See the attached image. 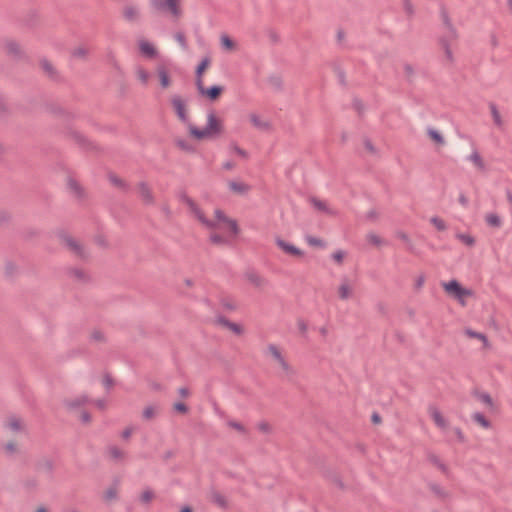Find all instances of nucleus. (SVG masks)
Listing matches in <instances>:
<instances>
[{"label": "nucleus", "mask_w": 512, "mask_h": 512, "mask_svg": "<svg viewBox=\"0 0 512 512\" xmlns=\"http://www.w3.org/2000/svg\"><path fill=\"white\" fill-rule=\"evenodd\" d=\"M94 405L100 410H105L107 408V402L104 399L95 401Z\"/></svg>", "instance_id": "46"}, {"label": "nucleus", "mask_w": 512, "mask_h": 512, "mask_svg": "<svg viewBox=\"0 0 512 512\" xmlns=\"http://www.w3.org/2000/svg\"><path fill=\"white\" fill-rule=\"evenodd\" d=\"M173 408L176 412L185 414L188 411L187 406L182 402H177L173 405Z\"/></svg>", "instance_id": "42"}, {"label": "nucleus", "mask_w": 512, "mask_h": 512, "mask_svg": "<svg viewBox=\"0 0 512 512\" xmlns=\"http://www.w3.org/2000/svg\"><path fill=\"white\" fill-rule=\"evenodd\" d=\"M42 67L47 71V72H52L53 70V67L52 65L48 62V61H43L42 62Z\"/></svg>", "instance_id": "52"}, {"label": "nucleus", "mask_w": 512, "mask_h": 512, "mask_svg": "<svg viewBox=\"0 0 512 512\" xmlns=\"http://www.w3.org/2000/svg\"><path fill=\"white\" fill-rule=\"evenodd\" d=\"M178 393L182 398H187L190 395V392L186 387L179 388Z\"/></svg>", "instance_id": "50"}, {"label": "nucleus", "mask_w": 512, "mask_h": 512, "mask_svg": "<svg viewBox=\"0 0 512 512\" xmlns=\"http://www.w3.org/2000/svg\"><path fill=\"white\" fill-rule=\"evenodd\" d=\"M245 277L247 282L253 287L262 288L266 285V280L258 273L249 272Z\"/></svg>", "instance_id": "22"}, {"label": "nucleus", "mask_w": 512, "mask_h": 512, "mask_svg": "<svg viewBox=\"0 0 512 512\" xmlns=\"http://www.w3.org/2000/svg\"><path fill=\"white\" fill-rule=\"evenodd\" d=\"M233 153L235 155H237V156L242 157V158H246L247 157V153L243 149H241L239 147H234L233 148Z\"/></svg>", "instance_id": "47"}, {"label": "nucleus", "mask_w": 512, "mask_h": 512, "mask_svg": "<svg viewBox=\"0 0 512 512\" xmlns=\"http://www.w3.org/2000/svg\"><path fill=\"white\" fill-rule=\"evenodd\" d=\"M5 52L12 57H20L23 55V47L14 39H7L3 43Z\"/></svg>", "instance_id": "13"}, {"label": "nucleus", "mask_w": 512, "mask_h": 512, "mask_svg": "<svg viewBox=\"0 0 512 512\" xmlns=\"http://www.w3.org/2000/svg\"><path fill=\"white\" fill-rule=\"evenodd\" d=\"M155 74L161 89H169L173 85L171 72L165 64L157 65Z\"/></svg>", "instance_id": "12"}, {"label": "nucleus", "mask_w": 512, "mask_h": 512, "mask_svg": "<svg viewBox=\"0 0 512 512\" xmlns=\"http://www.w3.org/2000/svg\"><path fill=\"white\" fill-rule=\"evenodd\" d=\"M123 16L128 21H134L140 16V9L135 5H127L123 9Z\"/></svg>", "instance_id": "23"}, {"label": "nucleus", "mask_w": 512, "mask_h": 512, "mask_svg": "<svg viewBox=\"0 0 512 512\" xmlns=\"http://www.w3.org/2000/svg\"><path fill=\"white\" fill-rule=\"evenodd\" d=\"M75 54L79 55V56H83L86 54V51L83 48H79V49L75 50Z\"/></svg>", "instance_id": "54"}, {"label": "nucleus", "mask_w": 512, "mask_h": 512, "mask_svg": "<svg viewBox=\"0 0 512 512\" xmlns=\"http://www.w3.org/2000/svg\"><path fill=\"white\" fill-rule=\"evenodd\" d=\"M476 399L478 402H480L482 405H484V407L487 409L493 410L495 408L494 400L486 392L476 393Z\"/></svg>", "instance_id": "25"}, {"label": "nucleus", "mask_w": 512, "mask_h": 512, "mask_svg": "<svg viewBox=\"0 0 512 512\" xmlns=\"http://www.w3.org/2000/svg\"><path fill=\"white\" fill-rule=\"evenodd\" d=\"M66 244L71 250L79 253L80 255H83L82 250H81V244L76 239L67 238Z\"/></svg>", "instance_id": "36"}, {"label": "nucleus", "mask_w": 512, "mask_h": 512, "mask_svg": "<svg viewBox=\"0 0 512 512\" xmlns=\"http://www.w3.org/2000/svg\"><path fill=\"white\" fill-rule=\"evenodd\" d=\"M170 104L174 113L180 122H182L192 139L197 141H204L220 137L224 133V122L214 111H211L206 116V125L204 128H198L190 122L188 103L185 98L180 95H172L170 97Z\"/></svg>", "instance_id": "2"}, {"label": "nucleus", "mask_w": 512, "mask_h": 512, "mask_svg": "<svg viewBox=\"0 0 512 512\" xmlns=\"http://www.w3.org/2000/svg\"><path fill=\"white\" fill-rule=\"evenodd\" d=\"M80 420L83 423H89L91 421V415L88 412H82L80 414Z\"/></svg>", "instance_id": "49"}, {"label": "nucleus", "mask_w": 512, "mask_h": 512, "mask_svg": "<svg viewBox=\"0 0 512 512\" xmlns=\"http://www.w3.org/2000/svg\"><path fill=\"white\" fill-rule=\"evenodd\" d=\"M467 159L478 171L486 169L485 161L478 151H473Z\"/></svg>", "instance_id": "21"}, {"label": "nucleus", "mask_w": 512, "mask_h": 512, "mask_svg": "<svg viewBox=\"0 0 512 512\" xmlns=\"http://www.w3.org/2000/svg\"><path fill=\"white\" fill-rule=\"evenodd\" d=\"M134 433V428L127 427L121 432V437L123 439H128Z\"/></svg>", "instance_id": "45"}, {"label": "nucleus", "mask_w": 512, "mask_h": 512, "mask_svg": "<svg viewBox=\"0 0 512 512\" xmlns=\"http://www.w3.org/2000/svg\"><path fill=\"white\" fill-rule=\"evenodd\" d=\"M68 186L69 189L75 194H78L80 192V186L75 180L70 179L68 182Z\"/></svg>", "instance_id": "43"}, {"label": "nucleus", "mask_w": 512, "mask_h": 512, "mask_svg": "<svg viewBox=\"0 0 512 512\" xmlns=\"http://www.w3.org/2000/svg\"><path fill=\"white\" fill-rule=\"evenodd\" d=\"M366 148H367L369 151H371V152H373V151H374V150H373V147H372V145H371V143H366Z\"/></svg>", "instance_id": "56"}, {"label": "nucleus", "mask_w": 512, "mask_h": 512, "mask_svg": "<svg viewBox=\"0 0 512 512\" xmlns=\"http://www.w3.org/2000/svg\"><path fill=\"white\" fill-rule=\"evenodd\" d=\"M306 243L311 247L323 248L325 247V242L319 237L315 236H307L305 238Z\"/></svg>", "instance_id": "35"}, {"label": "nucleus", "mask_w": 512, "mask_h": 512, "mask_svg": "<svg viewBox=\"0 0 512 512\" xmlns=\"http://www.w3.org/2000/svg\"><path fill=\"white\" fill-rule=\"evenodd\" d=\"M175 40L179 43V45L183 48V49H186L187 47V44H186V39H185V36L183 33L181 32H178L175 34Z\"/></svg>", "instance_id": "41"}, {"label": "nucleus", "mask_w": 512, "mask_h": 512, "mask_svg": "<svg viewBox=\"0 0 512 512\" xmlns=\"http://www.w3.org/2000/svg\"><path fill=\"white\" fill-rule=\"evenodd\" d=\"M142 498L144 501H149L152 498V493L149 491H146L143 493Z\"/></svg>", "instance_id": "53"}, {"label": "nucleus", "mask_w": 512, "mask_h": 512, "mask_svg": "<svg viewBox=\"0 0 512 512\" xmlns=\"http://www.w3.org/2000/svg\"><path fill=\"white\" fill-rule=\"evenodd\" d=\"M181 512H191L190 508L188 507H185L181 510Z\"/></svg>", "instance_id": "57"}, {"label": "nucleus", "mask_w": 512, "mask_h": 512, "mask_svg": "<svg viewBox=\"0 0 512 512\" xmlns=\"http://www.w3.org/2000/svg\"><path fill=\"white\" fill-rule=\"evenodd\" d=\"M441 286L445 293L461 306H466L467 299L472 297V290L462 286L457 280L442 282Z\"/></svg>", "instance_id": "4"}, {"label": "nucleus", "mask_w": 512, "mask_h": 512, "mask_svg": "<svg viewBox=\"0 0 512 512\" xmlns=\"http://www.w3.org/2000/svg\"><path fill=\"white\" fill-rule=\"evenodd\" d=\"M158 410L156 407L154 406H149V407H146L144 410H143V417L145 419H152L156 414H157Z\"/></svg>", "instance_id": "39"}, {"label": "nucleus", "mask_w": 512, "mask_h": 512, "mask_svg": "<svg viewBox=\"0 0 512 512\" xmlns=\"http://www.w3.org/2000/svg\"><path fill=\"white\" fill-rule=\"evenodd\" d=\"M257 430L264 434H270L273 430V427L269 422L261 421L257 424Z\"/></svg>", "instance_id": "37"}, {"label": "nucleus", "mask_w": 512, "mask_h": 512, "mask_svg": "<svg viewBox=\"0 0 512 512\" xmlns=\"http://www.w3.org/2000/svg\"><path fill=\"white\" fill-rule=\"evenodd\" d=\"M209 66H210V59L204 58L197 67V70H196L197 78L196 79H203V74L209 68Z\"/></svg>", "instance_id": "32"}, {"label": "nucleus", "mask_w": 512, "mask_h": 512, "mask_svg": "<svg viewBox=\"0 0 512 512\" xmlns=\"http://www.w3.org/2000/svg\"><path fill=\"white\" fill-rule=\"evenodd\" d=\"M310 203H311L312 207L318 212L329 214V215L335 214V210L333 208H331L329 203L325 200H322L319 198H312L310 200Z\"/></svg>", "instance_id": "17"}, {"label": "nucleus", "mask_w": 512, "mask_h": 512, "mask_svg": "<svg viewBox=\"0 0 512 512\" xmlns=\"http://www.w3.org/2000/svg\"><path fill=\"white\" fill-rule=\"evenodd\" d=\"M485 222L489 227H492V228H500L503 224L502 218L496 213L486 214Z\"/></svg>", "instance_id": "26"}, {"label": "nucleus", "mask_w": 512, "mask_h": 512, "mask_svg": "<svg viewBox=\"0 0 512 512\" xmlns=\"http://www.w3.org/2000/svg\"><path fill=\"white\" fill-rule=\"evenodd\" d=\"M427 134L429 136V138L438 146H443L445 144V140H444V137L442 136V134L440 133V131L436 130V129H433V128H429L427 130Z\"/></svg>", "instance_id": "28"}, {"label": "nucleus", "mask_w": 512, "mask_h": 512, "mask_svg": "<svg viewBox=\"0 0 512 512\" xmlns=\"http://www.w3.org/2000/svg\"><path fill=\"white\" fill-rule=\"evenodd\" d=\"M3 427L12 433H26L27 430L25 420L17 415L8 416L4 420Z\"/></svg>", "instance_id": "10"}, {"label": "nucleus", "mask_w": 512, "mask_h": 512, "mask_svg": "<svg viewBox=\"0 0 512 512\" xmlns=\"http://www.w3.org/2000/svg\"><path fill=\"white\" fill-rule=\"evenodd\" d=\"M249 122L256 128H265L267 127V123L264 121V119L256 114L252 113L248 116Z\"/></svg>", "instance_id": "31"}, {"label": "nucleus", "mask_w": 512, "mask_h": 512, "mask_svg": "<svg viewBox=\"0 0 512 512\" xmlns=\"http://www.w3.org/2000/svg\"><path fill=\"white\" fill-rule=\"evenodd\" d=\"M190 214L204 227L212 230L210 239L216 244H226L236 239L239 234L237 222L226 216L222 210L215 209L213 215L208 217L202 209L188 196L181 198Z\"/></svg>", "instance_id": "1"}, {"label": "nucleus", "mask_w": 512, "mask_h": 512, "mask_svg": "<svg viewBox=\"0 0 512 512\" xmlns=\"http://www.w3.org/2000/svg\"><path fill=\"white\" fill-rule=\"evenodd\" d=\"M367 241L369 244L380 247L385 244L383 238L376 233H369L367 235Z\"/></svg>", "instance_id": "34"}, {"label": "nucleus", "mask_w": 512, "mask_h": 512, "mask_svg": "<svg viewBox=\"0 0 512 512\" xmlns=\"http://www.w3.org/2000/svg\"><path fill=\"white\" fill-rule=\"evenodd\" d=\"M331 260L338 266H341L347 258V252L342 249L335 250L330 255Z\"/></svg>", "instance_id": "29"}, {"label": "nucleus", "mask_w": 512, "mask_h": 512, "mask_svg": "<svg viewBox=\"0 0 512 512\" xmlns=\"http://www.w3.org/2000/svg\"><path fill=\"white\" fill-rule=\"evenodd\" d=\"M427 413L434 423V425L443 432L451 431L453 435L459 439L463 438L461 429L452 428L449 418L445 413L436 405H430L427 409Z\"/></svg>", "instance_id": "3"}, {"label": "nucleus", "mask_w": 512, "mask_h": 512, "mask_svg": "<svg viewBox=\"0 0 512 512\" xmlns=\"http://www.w3.org/2000/svg\"><path fill=\"white\" fill-rule=\"evenodd\" d=\"M137 49L139 54L146 59H154L159 56L158 47L153 42L145 38L137 40Z\"/></svg>", "instance_id": "8"}, {"label": "nucleus", "mask_w": 512, "mask_h": 512, "mask_svg": "<svg viewBox=\"0 0 512 512\" xmlns=\"http://www.w3.org/2000/svg\"><path fill=\"white\" fill-rule=\"evenodd\" d=\"M221 49L227 53H233L238 50V43L227 34H222L219 38Z\"/></svg>", "instance_id": "16"}, {"label": "nucleus", "mask_w": 512, "mask_h": 512, "mask_svg": "<svg viewBox=\"0 0 512 512\" xmlns=\"http://www.w3.org/2000/svg\"><path fill=\"white\" fill-rule=\"evenodd\" d=\"M196 86L199 94L210 101H216L224 91L222 86L205 87L203 79H196Z\"/></svg>", "instance_id": "7"}, {"label": "nucleus", "mask_w": 512, "mask_h": 512, "mask_svg": "<svg viewBox=\"0 0 512 512\" xmlns=\"http://www.w3.org/2000/svg\"><path fill=\"white\" fill-rule=\"evenodd\" d=\"M180 1L181 0H150V3L156 9H167L172 16L179 17L181 15Z\"/></svg>", "instance_id": "11"}, {"label": "nucleus", "mask_w": 512, "mask_h": 512, "mask_svg": "<svg viewBox=\"0 0 512 512\" xmlns=\"http://www.w3.org/2000/svg\"><path fill=\"white\" fill-rule=\"evenodd\" d=\"M134 75L141 86L147 87L149 85L151 74L145 67L141 65L136 66L134 69Z\"/></svg>", "instance_id": "15"}, {"label": "nucleus", "mask_w": 512, "mask_h": 512, "mask_svg": "<svg viewBox=\"0 0 512 512\" xmlns=\"http://www.w3.org/2000/svg\"><path fill=\"white\" fill-rule=\"evenodd\" d=\"M104 384L107 386V387H110L112 385V380L110 378H105L104 379Z\"/></svg>", "instance_id": "55"}, {"label": "nucleus", "mask_w": 512, "mask_h": 512, "mask_svg": "<svg viewBox=\"0 0 512 512\" xmlns=\"http://www.w3.org/2000/svg\"><path fill=\"white\" fill-rule=\"evenodd\" d=\"M223 326L228 330L230 331L231 333L237 335V336H241L245 333V327L240 324V323H236V322H231V321H228V320H224L223 322Z\"/></svg>", "instance_id": "24"}, {"label": "nucleus", "mask_w": 512, "mask_h": 512, "mask_svg": "<svg viewBox=\"0 0 512 512\" xmlns=\"http://www.w3.org/2000/svg\"><path fill=\"white\" fill-rule=\"evenodd\" d=\"M424 282H425V277L424 275H419L415 278L414 280V283H415V287L417 289H420L423 285H424Z\"/></svg>", "instance_id": "44"}, {"label": "nucleus", "mask_w": 512, "mask_h": 512, "mask_svg": "<svg viewBox=\"0 0 512 512\" xmlns=\"http://www.w3.org/2000/svg\"><path fill=\"white\" fill-rule=\"evenodd\" d=\"M276 247L285 255L294 260H302L306 256V252L295 245L294 243L284 239L281 236H276L274 239Z\"/></svg>", "instance_id": "5"}, {"label": "nucleus", "mask_w": 512, "mask_h": 512, "mask_svg": "<svg viewBox=\"0 0 512 512\" xmlns=\"http://www.w3.org/2000/svg\"><path fill=\"white\" fill-rule=\"evenodd\" d=\"M88 402L86 395H78L64 400L63 405L68 411H75Z\"/></svg>", "instance_id": "14"}, {"label": "nucleus", "mask_w": 512, "mask_h": 512, "mask_svg": "<svg viewBox=\"0 0 512 512\" xmlns=\"http://www.w3.org/2000/svg\"><path fill=\"white\" fill-rule=\"evenodd\" d=\"M430 223L433 225V227L437 230V231H445L447 229V224L446 222L438 217V216H434L430 219Z\"/></svg>", "instance_id": "33"}, {"label": "nucleus", "mask_w": 512, "mask_h": 512, "mask_svg": "<svg viewBox=\"0 0 512 512\" xmlns=\"http://www.w3.org/2000/svg\"><path fill=\"white\" fill-rule=\"evenodd\" d=\"M226 426H227V428L235 431L239 435L245 436L248 433V429H247L246 425L243 422L236 420V419H228L226 421Z\"/></svg>", "instance_id": "20"}, {"label": "nucleus", "mask_w": 512, "mask_h": 512, "mask_svg": "<svg viewBox=\"0 0 512 512\" xmlns=\"http://www.w3.org/2000/svg\"><path fill=\"white\" fill-rule=\"evenodd\" d=\"M465 334L469 338H474V339H477L478 341H480L484 348H489L490 347L489 340H488V338H487V336L485 334L477 332V331H473V330H470V329L466 330Z\"/></svg>", "instance_id": "27"}, {"label": "nucleus", "mask_w": 512, "mask_h": 512, "mask_svg": "<svg viewBox=\"0 0 512 512\" xmlns=\"http://www.w3.org/2000/svg\"><path fill=\"white\" fill-rule=\"evenodd\" d=\"M228 188L237 195H245L250 191V186L247 183L238 180L229 181Z\"/></svg>", "instance_id": "18"}, {"label": "nucleus", "mask_w": 512, "mask_h": 512, "mask_svg": "<svg viewBox=\"0 0 512 512\" xmlns=\"http://www.w3.org/2000/svg\"><path fill=\"white\" fill-rule=\"evenodd\" d=\"M443 49H444L446 60L447 61H452V59H453V47L451 45L444 44L443 45Z\"/></svg>", "instance_id": "40"}, {"label": "nucleus", "mask_w": 512, "mask_h": 512, "mask_svg": "<svg viewBox=\"0 0 512 512\" xmlns=\"http://www.w3.org/2000/svg\"><path fill=\"white\" fill-rule=\"evenodd\" d=\"M139 193L141 195V197L143 198V200L149 202L152 200V195H151V192H150V189L142 184L139 186Z\"/></svg>", "instance_id": "38"}, {"label": "nucleus", "mask_w": 512, "mask_h": 512, "mask_svg": "<svg viewBox=\"0 0 512 512\" xmlns=\"http://www.w3.org/2000/svg\"><path fill=\"white\" fill-rule=\"evenodd\" d=\"M371 420H372V422H373L374 424H380V423H381V421H382V419H381L380 415H379V414H377V413H374V414L372 415Z\"/></svg>", "instance_id": "51"}, {"label": "nucleus", "mask_w": 512, "mask_h": 512, "mask_svg": "<svg viewBox=\"0 0 512 512\" xmlns=\"http://www.w3.org/2000/svg\"><path fill=\"white\" fill-rule=\"evenodd\" d=\"M455 238L464 246L473 248L476 245V238L470 232L457 231Z\"/></svg>", "instance_id": "19"}, {"label": "nucleus", "mask_w": 512, "mask_h": 512, "mask_svg": "<svg viewBox=\"0 0 512 512\" xmlns=\"http://www.w3.org/2000/svg\"><path fill=\"white\" fill-rule=\"evenodd\" d=\"M492 115H493L494 122L496 124L500 125L501 124V117H500V114L497 111V109H495V108L492 109Z\"/></svg>", "instance_id": "48"}, {"label": "nucleus", "mask_w": 512, "mask_h": 512, "mask_svg": "<svg viewBox=\"0 0 512 512\" xmlns=\"http://www.w3.org/2000/svg\"><path fill=\"white\" fill-rule=\"evenodd\" d=\"M472 420L482 428L488 429L491 426L490 421L481 413L477 412L472 415Z\"/></svg>", "instance_id": "30"}, {"label": "nucleus", "mask_w": 512, "mask_h": 512, "mask_svg": "<svg viewBox=\"0 0 512 512\" xmlns=\"http://www.w3.org/2000/svg\"><path fill=\"white\" fill-rule=\"evenodd\" d=\"M336 295L341 301H348L355 295V282L348 277L341 279L336 288Z\"/></svg>", "instance_id": "6"}, {"label": "nucleus", "mask_w": 512, "mask_h": 512, "mask_svg": "<svg viewBox=\"0 0 512 512\" xmlns=\"http://www.w3.org/2000/svg\"><path fill=\"white\" fill-rule=\"evenodd\" d=\"M36 512H46V510L44 508H39V509H37Z\"/></svg>", "instance_id": "58"}, {"label": "nucleus", "mask_w": 512, "mask_h": 512, "mask_svg": "<svg viewBox=\"0 0 512 512\" xmlns=\"http://www.w3.org/2000/svg\"><path fill=\"white\" fill-rule=\"evenodd\" d=\"M265 354L269 357L279 368L284 371H288L289 366L285 360L282 350L274 344L267 346Z\"/></svg>", "instance_id": "9"}]
</instances>
